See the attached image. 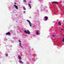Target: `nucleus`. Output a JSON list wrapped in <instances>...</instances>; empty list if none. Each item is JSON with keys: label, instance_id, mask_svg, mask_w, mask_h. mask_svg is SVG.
<instances>
[{"label": "nucleus", "instance_id": "17", "mask_svg": "<svg viewBox=\"0 0 64 64\" xmlns=\"http://www.w3.org/2000/svg\"><path fill=\"white\" fill-rule=\"evenodd\" d=\"M18 41H19V42H21V41H20V40H19Z\"/></svg>", "mask_w": 64, "mask_h": 64}, {"label": "nucleus", "instance_id": "2", "mask_svg": "<svg viewBox=\"0 0 64 64\" xmlns=\"http://www.w3.org/2000/svg\"><path fill=\"white\" fill-rule=\"evenodd\" d=\"M27 21H28V22L30 26H31H31H32V24H31V22H30V21L29 20H27Z\"/></svg>", "mask_w": 64, "mask_h": 64}, {"label": "nucleus", "instance_id": "6", "mask_svg": "<svg viewBox=\"0 0 64 64\" xmlns=\"http://www.w3.org/2000/svg\"><path fill=\"white\" fill-rule=\"evenodd\" d=\"M14 6L15 7L16 9H18V6H17L14 5Z\"/></svg>", "mask_w": 64, "mask_h": 64}, {"label": "nucleus", "instance_id": "15", "mask_svg": "<svg viewBox=\"0 0 64 64\" xmlns=\"http://www.w3.org/2000/svg\"><path fill=\"white\" fill-rule=\"evenodd\" d=\"M62 41L63 42H64V38H63L62 39Z\"/></svg>", "mask_w": 64, "mask_h": 64}, {"label": "nucleus", "instance_id": "9", "mask_svg": "<svg viewBox=\"0 0 64 64\" xmlns=\"http://www.w3.org/2000/svg\"><path fill=\"white\" fill-rule=\"evenodd\" d=\"M28 5L30 8V9H31V5H30V4H28Z\"/></svg>", "mask_w": 64, "mask_h": 64}, {"label": "nucleus", "instance_id": "18", "mask_svg": "<svg viewBox=\"0 0 64 64\" xmlns=\"http://www.w3.org/2000/svg\"><path fill=\"white\" fill-rule=\"evenodd\" d=\"M52 37H54V35H52Z\"/></svg>", "mask_w": 64, "mask_h": 64}, {"label": "nucleus", "instance_id": "11", "mask_svg": "<svg viewBox=\"0 0 64 64\" xmlns=\"http://www.w3.org/2000/svg\"><path fill=\"white\" fill-rule=\"evenodd\" d=\"M36 33L37 35H39V33H38V31H37L36 32Z\"/></svg>", "mask_w": 64, "mask_h": 64}, {"label": "nucleus", "instance_id": "19", "mask_svg": "<svg viewBox=\"0 0 64 64\" xmlns=\"http://www.w3.org/2000/svg\"><path fill=\"white\" fill-rule=\"evenodd\" d=\"M61 30H62V31H63V29H61Z\"/></svg>", "mask_w": 64, "mask_h": 64}, {"label": "nucleus", "instance_id": "10", "mask_svg": "<svg viewBox=\"0 0 64 64\" xmlns=\"http://www.w3.org/2000/svg\"><path fill=\"white\" fill-rule=\"evenodd\" d=\"M58 24L59 25H61V22H59L58 23Z\"/></svg>", "mask_w": 64, "mask_h": 64}, {"label": "nucleus", "instance_id": "12", "mask_svg": "<svg viewBox=\"0 0 64 64\" xmlns=\"http://www.w3.org/2000/svg\"><path fill=\"white\" fill-rule=\"evenodd\" d=\"M21 43H19V45H20V46L21 47H22V46H21Z\"/></svg>", "mask_w": 64, "mask_h": 64}, {"label": "nucleus", "instance_id": "16", "mask_svg": "<svg viewBox=\"0 0 64 64\" xmlns=\"http://www.w3.org/2000/svg\"><path fill=\"white\" fill-rule=\"evenodd\" d=\"M8 56V54H6V56Z\"/></svg>", "mask_w": 64, "mask_h": 64}, {"label": "nucleus", "instance_id": "7", "mask_svg": "<svg viewBox=\"0 0 64 64\" xmlns=\"http://www.w3.org/2000/svg\"><path fill=\"white\" fill-rule=\"evenodd\" d=\"M19 63H22V64H23V62L20 60H19Z\"/></svg>", "mask_w": 64, "mask_h": 64}, {"label": "nucleus", "instance_id": "14", "mask_svg": "<svg viewBox=\"0 0 64 64\" xmlns=\"http://www.w3.org/2000/svg\"><path fill=\"white\" fill-rule=\"evenodd\" d=\"M23 9L24 10H26V8H25V7H24Z\"/></svg>", "mask_w": 64, "mask_h": 64}, {"label": "nucleus", "instance_id": "5", "mask_svg": "<svg viewBox=\"0 0 64 64\" xmlns=\"http://www.w3.org/2000/svg\"><path fill=\"white\" fill-rule=\"evenodd\" d=\"M18 58L20 60H21V56H18Z\"/></svg>", "mask_w": 64, "mask_h": 64}, {"label": "nucleus", "instance_id": "4", "mask_svg": "<svg viewBox=\"0 0 64 64\" xmlns=\"http://www.w3.org/2000/svg\"><path fill=\"white\" fill-rule=\"evenodd\" d=\"M48 18L47 16H45L44 18H45V20H47Z\"/></svg>", "mask_w": 64, "mask_h": 64}, {"label": "nucleus", "instance_id": "20", "mask_svg": "<svg viewBox=\"0 0 64 64\" xmlns=\"http://www.w3.org/2000/svg\"><path fill=\"white\" fill-rule=\"evenodd\" d=\"M34 59H35V58H34Z\"/></svg>", "mask_w": 64, "mask_h": 64}, {"label": "nucleus", "instance_id": "1", "mask_svg": "<svg viewBox=\"0 0 64 64\" xmlns=\"http://www.w3.org/2000/svg\"><path fill=\"white\" fill-rule=\"evenodd\" d=\"M24 32L26 34L27 33H28V34H30V32L29 30H27V31H26V30H24Z\"/></svg>", "mask_w": 64, "mask_h": 64}, {"label": "nucleus", "instance_id": "3", "mask_svg": "<svg viewBox=\"0 0 64 64\" xmlns=\"http://www.w3.org/2000/svg\"><path fill=\"white\" fill-rule=\"evenodd\" d=\"M6 35H10V32H7L6 34Z\"/></svg>", "mask_w": 64, "mask_h": 64}, {"label": "nucleus", "instance_id": "13", "mask_svg": "<svg viewBox=\"0 0 64 64\" xmlns=\"http://www.w3.org/2000/svg\"><path fill=\"white\" fill-rule=\"evenodd\" d=\"M23 1L24 2H26V0H24Z\"/></svg>", "mask_w": 64, "mask_h": 64}, {"label": "nucleus", "instance_id": "8", "mask_svg": "<svg viewBox=\"0 0 64 64\" xmlns=\"http://www.w3.org/2000/svg\"><path fill=\"white\" fill-rule=\"evenodd\" d=\"M53 4H57V2H53Z\"/></svg>", "mask_w": 64, "mask_h": 64}]
</instances>
